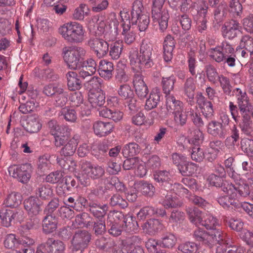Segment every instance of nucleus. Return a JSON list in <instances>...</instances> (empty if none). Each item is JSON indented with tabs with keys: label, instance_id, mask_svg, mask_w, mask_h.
Instances as JSON below:
<instances>
[{
	"label": "nucleus",
	"instance_id": "17",
	"mask_svg": "<svg viewBox=\"0 0 253 253\" xmlns=\"http://www.w3.org/2000/svg\"><path fill=\"white\" fill-rule=\"evenodd\" d=\"M96 66V62L91 58L82 62L78 68L79 77L84 79L88 77L91 76L95 73Z\"/></svg>",
	"mask_w": 253,
	"mask_h": 253
},
{
	"label": "nucleus",
	"instance_id": "15",
	"mask_svg": "<svg viewBox=\"0 0 253 253\" xmlns=\"http://www.w3.org/2000/svg\"><path fill=\"white\" fill-rule=\"evenodd\" d=\"M154 179L162 190L167 192L171 189L172 181L171 175L169 171L163 170H158L153 174Z\"/></svg>",
	"mask_w": 253,
	"mask_h": 253
},
{
	"label": "nucleus",
	"instance_id": "56",
	"mask_svg": "<svg viewBox=\"0 0 253 253\" xmlns=\"http://www.w3.org/2000/svg\"><path fill=\"white\" fill-rule=\"evenodd\" d=\"M102 83L103 80L100 78L93 77L84 83V86L89 91H92L93 89L101 88Z\"/></svg>",
	"mask_w": 253,
	"mask_h": 253
},
{
	"label": "nucleus",
	"instance_id": "31",
	"mask_svg": "<svg viewBox=\"0 0 253 253\" xmlns=\"http://www.w3.org/2000/svg\"><path fill=\"white\" fill-rule=\"evenodd\" d=\"M225 236L224 233L219 229L213 230L209 234V248H212L214 246H222L223 239Z\"/></svg>",
	"mask_w": 253,
	"mask_h": 253
},
{
	"label": "nucleus",
	"instance_id": "37",
	"mask_svg": "<svg viewBox=\"0 0 253 253\" xmlns=\"http://www.w3.org/2000/svg\"><path fill=\"white\" fill-rule=\"evenodd\" d=\"M109 55L112 59L117 60L120 57L124 47L123 41L118 40L109 44Z\"/></svg>",
	"mask_w": 253,
	"mask_h": 253
},
{
	"label": "nucleus",
	"instance_id": "44",
	"mask_svg": "<svg viewBox=\"0 0 253 253\" xmlns=\"http://www.w3.org/2000/svg\"><path fill=\"white\" fill-rule=\"evenodd\" d=\"M209 234L203 229L198 228L194 231L193 236L196 241L209 247Z\"/></svg>",
	"mask_w": 253,
	"mask_h": 253
},
{
	"label": "nucleus",
	"instance_id": "9",
	"mask_svg": "<svg viewBox=\"0 0 253 253\" xmlns=\"http://www.w3.org/2000/svg\"><path fill=\"white\" fill-rule=\"evenodd\" d=\"M8 170L10 176L16 178L19 182L25 184L28 182L31 177L32 168L31 164L26 163L10 166Z\"/></svg>",
	"mask_w": 253,
	"mask_h": 253
},
{
	"label": "nucleus",
	"instance_id": "32",
	"mask_svg": "<svg viewBox=\"0 0 253 253\" xmlns=\"http://www.w3.org/2000/svg\"><path fill=\"white\" fill-rule=\"evenodd\" d=\"M57 220L55 216L46 215L42 220L43 232L46 234L51 233L57 228Z\"/></svg>",
	"mask_w": 253,
	"mask_h": 253
},
{
	"label": "nucleus",
	"instance_id": "28",
	"mask_svg": "<svg viewBox=\"0 0 253 253\" xmlns=\"http://www.w3.org/2000/svg\"><path fill=\"white\" fill-rule=\"evenodd\" d=\"M175 46V41L170 35L166 37L164 44V59L165 61H170L172 57V51Z\"/></svg>",
	"mask_w": 253,
	"mask_h": 253
},
{
	"label": "nucleus",
	"instance_id": "34",
	"mask_svg": "<svg viewBox=\"0 0 253 253\" xmlns=\"http://www.w3.org/2000/svg\"><path fill=\"white\" fill-rule=\"evenodd\" d=\"M42 128V124L39 118L35 116L29 117L24 129L30 133H37Z\"/></svg>",
	"mask_w": 253,
	"mask_h": 253
},
{
	"label": "nucleus",
	"instance_id": "47",
	"mask_svg": "<svg viewBox=\"0 0 253 253\" xmlns=\"http://www.w3.org/2000/svg\"><path fill=\"white\" fill-rule=\"evenodd\" d=\"M91 217L86 212H83L77 214L75 217V222L78 226L88 228L91 224Z\"/></svg>",
	"mask_w": 253,
	"mask_h": 253
},
{
	"label": "nucleus",
	"instance_id": "1",
	"mask_svg": "<svg viewBox=\"0 0 253 253\" xmlns=\"http://www.w3.org/2000/svg\"><path fill=\"white\" fill-rule=\"evenodd\" d=\"M152 50L151 44L143 40L140 45L139 53L134 49L130 51L129 58L130 64L141 71L151 67L154 65L152 58Z\"/></svg>",
	"mask_w": 253,
	"mask_h": 253
},
{
	"label": "nucleus",
	"instance_id": "29",
	"mask_svg": "<svg viewBox=\"0 0 253 253\" xmlns=\"http://www.w3.org/2000/svg\"><path fill=\"white\" fill-rule=\"evenodd\" d=\"M166 106L168 111L170 113L183 111V104L173 94H167L166 95Z\"/></svg>",
	"mask_w": 253,
	"mask_h": 253
},
{
	"label": "nucleus",
	"instance_id": "51",
	"mask_svg": "<svg viewBox=\"0 0 253 253\" xmlns=\"http://www.w3.org/2000/svg\"><path fill=\"white\" fill-rule=\"evenodd\" d=\"M175 82L176 79L173 75L169 77L162 78V84L163 90L166 95L170 94V92L173 89Z\"/></svg>",
	"mask_w": 253,
	"mask_h": 253
},
{
	"label": "nucleus",
	"instance_id": "52",
	"mask_svg": "<svg viewBox=\"0 0 253 253\" xmlns=\"http://www.w3.org/2000/svg\"><path fill=\"white\" fill-rule=\"evenodd\" d=\"M132 248V244L130 239L122 240L117 244L113 250V253H128Z\"/></svg>",
	"mask_w": 253,
	"mask_h": 253
},
{
	"label": "nucleus",
	"instance_id": "63",
	"mask_svg": "<svg viewBox=\"0 0 253 253\" xmlns=\"http://www.w3.org/2000/svg\"><path fill=\"white\" fill-rule=\"evenodd\" d=\"M61 115L64 117L66 121L74 123L77 119L76 112L73 109L68 108H63L61 112Z\"/></svg>",
	"mask_w": 253,
	"mask_h": 253
},
{
	"label": "nucleus",
	"instance_id": "19",
	"mask_svg": "<svg viewBox=\"0 0 253 253\" xmlns=\"http://www.w3.org/2000/svg\"><path fill=\"white\" fill-rule=\"evenodd\" d=\"M240 27V24L238 21L231 19L226 22L222 26V35L224 37L232 39L237 36Z\"/></svg>",
	"mask_w": 253,
	"mask_h": 253
},
{
	"label": "nucleus",
	"instance_id": "33",
	"mask_svg": "<svg viewBox=\"0 0 253 253\" xmlns=\"http://www.w3.org/2000/svg\"><path fill=\"white\" fill-rule=\"evenodd\" d=\"M78 75L73 71H69L66 74L67 85L69 90L75 91L81 88V81L78 78Z\"/></svg>",
	"mask_w": 253,
	"mask_h": 253
},
{
	"label": "nucleus",
	"instance_id": "60",
	"mask_svg": "<svg viewBox=\"0 0 253 253\" xmlns=\"http://www.w3.org/2000/svg\"><path fill=\"white\" fill-rule=\"evenodd\" d=\"M178 250L183 253H196L198 248L197 245L193 242H186L178 246Z\"/></svg>",
	"mask_w": 253,
	"mask_h": 253
},
{
	"label": "nucleus",
	"instance_id": "41",
	"mask_svg": "<svg viewBox=\"0 0 253 253\" xmlns=\"http://www.w3.org/2000/svg\"><path fill=\"white\" fill-rule=\"evenodd\" d=\"M22 196L17 192H12L5 199L3 205L6 207L16 208L21 202Z\"/></svg>",
	"mask_w": 253,
	"mask_h": 253
},
{
	"label": "nucleus",
	"instance_id": "59",
	"mask_svg": "<svg viewBox=\"0 0 253 253\" xmlns=\"http://www.w3.org/2000/svg\"><path fill=\"white\" fill-rule=\"evenodd\" d=\"M206 73L208 81L213 84H215L220 75L218 74L215 67L211 65L206 66Z\"/></svg>",
	"mask_w": 253,
	"mask_h": 253
},
{
	"label": "nucleus",
	"instance_id": "36",
	"mask_svg": "<svg viewBox=\"0 0 253 253\" xmlns=\"http://www.w3.org/2000/svg\"><path fill=\"white\" fill-rule=\"evenodd\" d=\"M186 211L191 222L195 225H201L203 219V215L205 213H202L198 209L195 207H189L186 209Z\"/></svg>",
	"mask_w": 253,
	"mask_h": 253
},
{
	"label": "nucleus",
	"instance_id": "48",
	"mask_svg": "<svg viewBox=\"0 0 253 253\" xmlns=\"http://www.w3.org/2000/svg\"><path fill=\"white\" fill-rule=\"evenodd\" d=\"M240 143L242 151L253 160V139L243 138L241 139Z\"/></svg>",
	"mask_w": 253,
	"mask_h": 253
},
{
	"label": "nucleus",
	"instance_id": "22",
	"mask_svg": "<svg viewBox=\"0 0 253 253\" xmlns=\"http://www.w3.org/2000/svg\"><path fill=\"white\" fill-rule=\"evenodd\" d=\"M40 203L39 200L35 197H31L25 200L24 208L30 216H36L42 211Z\"/></svg>",
	"mask_w": 253,
	"mask_h": 253
},
{
	"label": "nucleus",
	"instance_id": "35",
	"mask_svg": "<svg viewBox=\"0 0 253 253\" xmlns=\"http://www.w3.org/2000/svg\"><path fill=\"white\" fill-rule=\"evenodd\" d=\"M122 228L127 232L135 233L138 230L139 226L134 217L126 215V218L122 224Z\"/></svg>",
	"mask_w": 253,
	"mask_h": 253
},
{
	"label": "nucleus",
	"instance_id": "38",
	"mask_svg": "<svg viewBox=\"0 0 253 253\" xmlns=\"http://www.w3.org/2000/svg\"><path fill=\"white\" fill-rule=\"evenodd\" d=\"M208 9V5L206 1L202 0L193 4V8L192 9V14L197 17H206Z\"/></svg>",
	"mask_w": 253,
	"mask_h": 253
},
{
	"label": "nucleus",
	"instance_id": "53",
	"mask_svg": "<svg viewBox=\"0 0 253 253\" xmlns=\"http://www.w3.org/2000/svg\"><path fill=\"white\" fill-rule=\"evenodd\" d=\"M36 194L42 199H47L52 195V190L48 184L40 185L36 190Z\"/></svg>",
	"mask_w": 253,
	"mask_h": 253
},
{
	"label": "nucleus",
	"instance_id": "30",
	"mask_svg": "<svg viewBox=\"0 0 253 253\" xmlns=\"http://www.w3.org/2000/svg\"><path fill=\"white\" fill-rule=\"evenodd\" d=\"M105 96L102 92L97 91H89L88 100L93 108H97L102 106L105 103Z\"/></svg>",
	"mask_w": 253,
	"mask_h": 253
},
{
	"label": "nucleus",
	"instance_id": "45",
	"mask_svg": "<svg viewBox=\"0 0 253 253\" xmlns=\"http://www.w3.org/2000/svg\"><path fill=\"white\" fill-rule=\"evenodd\" d=\"M196 84L193 78L190 77L187 78L183 85V90L185 95L189 99H193L194 97Z\"/></svg>",
	"mask_w": 253,
	"mask_h": 253
},
{
	"label": "nucleus",
	"instance_id": "3",
	"mask_svg": "<svg viewBox=\"0 0 253 253\" xmlns=\"http://www.w3.org/2000/svg\"><path fill=\"white\" fill-rule=\"evenodd\" d=\"M59 33L62 38L70 43H79L83 41L85 30L81 24L76 22H68L58 29Z\"/></svg>",
	"mask_w": 253,
	"mask_h": 253
},
{
	"label": "nucleus",
	"instance_id": "18",
	"mask_svg": "<svg viewBox=\"0 0 253 253\" xmlns=\"http://www.w3.org/2000/svg\"><path fill=\"white\" fill-rule=\"evenodd\" d=\"M133 85L136 94L141 99L145 98L149 92L148 86L140 73L135 74L133 78Z\"/></svg>",
	"mask_w": 253,
	"mask_h": 253
},
{
	"label": "nucleus",
	"instance_id": "13",
	"mask_svg": "<svg viewBox=\"0 0 253 253\" xmlns=\"http://www.w3.org/2000/svg\"><path fill=\"white\" fill-rule=\"evenodd\" d=\"M87 45L98 58H103L108 53L109 44L102 39L91 38L87 41Z\"/></svg>",
	"mask_w": 253,
	"mask_h": 253
},
{
	"label": "nucleus",
	"instance_id": "42",
	"mask_svg": "<svg viewBox=\"0 0 253 253\" xmlns=\"http://www.w3.org/2000/svg\"><path fill=\"white\" fill-rule=\"evenodd\" d=\"M217 201L223 208L235 210L238 200L227 195L220 196Z\"/></svg>",
	"mask_w": 253,
	"mask_h": 253
},
{
	"label": "nucleus",
	"instance_id": "10",
	"mask_svg": "<svg viewBox=\"0 0 253 253\" xmlns=\"http://www.w3.org/2000/svg\"><path fill=\"white\" fill-rule=\"evenodd\" d=\"M120 15L121 17V27L123 29L122 35L123 36V40L127 44H131L136 40V33L131 29L130 14L128 11L126 10L121 11Z\"/></svg>",
	"mask_w": 253,
	"mask_h": 253
},
{
	"label": "nucleus",
	"instance_id": "4",
	"mask_svg": "<svg viewBox=\"0 0 253 253\" xmlns=\"http://www.w3.org/2000/svg\"><path fill=\"white\" fill-rule=\"evenodd\" d=\"M143 0H135L132 4L130 14V25L137 24L140 32L145 31L150 23L149 16L145 13L143 5Z\"/></svg>",
	"mask_w": 253,
	"mask_h": 253
},
{
	"label": "nucleus",
	"instance_id": "12",
	"mask_svg": "<svg viewBox=\"0 0 253 253\" xmlns=\"http://www.w3.org/2000/svg\"><path fill=\"white\" fill-rule=\"evenodd\" d=\"M65 245L60 240L49 238L38 248L36 253H64Z\"/></svg>",
	"mask_w": 253,
	"mask_h": 253
},
{
	"label": "nucleus",
	"instance_id": "49",
	"mask_svg": "<svg viewBox=\"0 0 253 253\" xmlns=\"http://www.w3.org/2000/svg\"><path fill=\"white\" fill-rule=\"evenodd\" d=\"M176 242V238L174 235L167 233L159 241V246L164 248L170 249L174 246Z\"/></svg>",
	"mask_w": 253,
	"mask_h": 253
},
{
	"label": "nucleus",
	"instance_id": "25",
	"mask_svg": "<svg viewBox=\"0 0 253 253\" xmlns=\"http://www.w3.org/2000/svg\"><path fill=\"white\" fill-rule=\"evenodd\" d=\"M114 128L112 123H105L102 121L95 122L93 126L95 134L99 137L105 136L110 134L113 131Z\"/></svg>",
	"mask_w": 253,
	"mask_h": 253
},
{
	"label": "nucleus",
	"instance_id": "43",
	"mask_svg": "<svg viewBox=\"0 0 253 253\" xmlns=\"http://www.w3.org/2000/svg\"><path fill=\"white\" fill-rule=\"evenodd\" d=\"M140 152L139 146L135 142L129 143L126 144L122 150L123 155L125 157H133L137 155Z\"/></svg>",
	"mask_w": 253,
	"mask_h": 253
},
{
	"label": "nucleus",
	"instance_id": "58",
	"mask_svg": "<svg viewBox=\"0 0 253 253\" xmlns=\"http://www.w3.org/2000/svg\"><path fill=\"white\" fill-rule=\"evenodd\" d=\"M36 219H29L27 220L25 224H22L19 228L20 234L21 236H24L32 239H35L30 234H27V232L32 229L35 225Z\"/></svg>",
	"mask_w": 253,
	"mask_h": 253
},
{
	"label": "nucleus",
	"instance_id": "11",
	"mask_svg": "<svg viewBox=\"0 0 253 253\" xmlns=\"http://www.w3.org/2000/svg\"><path fill=\"white\" fill-rule=\"evenodd\" d=\"M24 218V212L21 210H11L5 207L0 210L1 223L6 227L10 226L15 221L22 222Z\"/></svg>",
	"mask_w": 253,
	"mask_h": 253
},
{
	"label": "nucleus",
	"instance_id": "27",
	"mask_svg": "<svg viewBox=\"0 0 253 253\" xmlns=\"http://www.w3.org/2000/svg\"><path fill=\"white\" fill-rule=\"evenodd\" d=\"M143 230L148 234L154 235L162 230L164 226L161 221L157 219H150L142 225Z\"/></svg>",
	"mask_w": 253,
	"mask_h": 253
},
{
	"label": "nucleus",
	"instance_id": "16",
	"mask_svg": "<svg viewBox=\"0 0 253 253\" xmlns=\"http://www.w3.org/2000/svg\"><path fill=\"white\" fill-rule=\"evenodd\" d=\"M196 99L197 104L206 118H210L214 116V110L211 100H208L201 92L197 93Z\"/></svg>",
	"mask_w": 253,
	"mask_h": 253
},
{
	"label": "nucleus",
	"instance_id": "39",
	"mask_svg": "<svg viewBox=\"0 0 253 253\" xmlns=\"http://www.w3.org/2000/svg\"><path fill=\"white\" fill-rule=\"evenodd\" d=\"M160 100V92L157 89L152 90L149 98L146 100L145 105L146 110H150L157 107Z\"/></svg>",
	"mask_w": 253,
	"mask_h": 253
},
{
	"label": "nucleus",
	"instance_id": "14",
	"mask_svg": "<svg viewBox=\"0 0 253 253\" xmlns=\"http://www.w3.org/2000/svg\"><path fill=\"white\" fill-rule=\"evenodd\" d=\"M152 18L154 23H157L161 32L168 28L169 15L168 10L164 8L152 9Z\"/></svg>",
	"mask_w": 253,
	"mask_h": 253
},
{
	"label": "nucleus",
	"instance_id": "5",
	"mask_svg": "<svg viewBox=\"0 0 253 253\" xmlns=\"http://www.w3.org/2000/svg\"><path fill=\"white\" fill-rule=\"evenodd\" d=\"M86 51L81 46H65L62 49L63 57L71 69H78Z\"/></svg>",
	"mask_w": 253,
	"mask_h": 253
},
{
	"label": "nucleus",
	"instance_id": "50",
	"mask_svg": "<svg viewBox=\"0 0 253 253\" xmlns=\"http://www.w3.org/2000/svg\"><path fill=\"white\" fill-rule=\"evenodd\" d=\"M229 12L234 17H242L243 6L239 0H231L229 3Z\"/></svg>",
	"mask_w": 253,
	"mask_h": 253
},
{
	"label": "nucleus",
	"instance_id": "23",
	"mask_svg": "<svg viewBox=\"0 0 253 253\" xmlns=\"http://www.w3.org/2000/svg\"><path fill=\"white\" fill-rule=\"evenodd\" d=\"M207 132L215 137L224 139L226 135V130L222 125L216 120L210 122L207 126Z\"/></svg>",
	"mask_w": 253,
	"mask_h": 253
},
{
	"label": "nucleus",
	"instance_id": "64",
	"mask_svg": "<svg viewBox=\"0 0 253 253\" xmlns=\"http://www.w3.org/2000/svg\"><path fill=\"white\" fill-rule=\"evenodd\" d=\"M240 46L252 53L253 51V38L248 35L243 36L241 40Z\"/></svg>",
	"mask_w": 253,
	"mask_h": 253
},
{
	"label": "nucleus",
	"instance_id": "20",
	"mask_svg": "<svg viewBox=\"0 0 253 253\" xmlns=\"http://www.w3.org/2000/svg\"><path fill=\"white\" fill-rule=\"evenodd\" d=\"M238 118L241 117L239 126L241 131L247 135H251L253 132V121L249 110L239 112Z\"/></svg>",
	"mask_w": 253,
	"mask_h": 253
},
{
	"label": "nucleus",
	"instance_id": "61",
	"mask_svg": "<svg viewBox=\"0 0 253 253\" xmlns=\"http://www.w3.org/2000/svg\"><path fill=\"white\" fill-rule=\"evenodd\" d=\"M110 204L112 206H116L124 209L127 207L126 201L119 194L113 195L110 199Z\"/></svg>",
	"mask_w": 253,
	"mask_h": 253
},
{
	"label": "nucleus",
	"instance_id": "2",
	"mask_svg": "<svg viewBox=\"0 0 253 253\" xmlns=\"http://www.w3.org/2000/svg\"><path fill=\"white\" fill-rule=\"evenodd\" d=\"M35 244V239L21 235L17 238L14 234L6 235L3 242L4 246L7 249H18L17 253H35L33 248Z\"/></svg>",
	"mask_w": 253,
	"mask_h": 253
},
{
	"label": "nucleus",
	"instance_id": "40",
	"mask_svg": "<svg viewBox=\"0 0 253 253\" xmlns=\"http://www.w3.org/2000/svg\"><path fill=\"white\" fill-rule=\"evenodd\" d=\"M201 225L205 227L208 230H215L217 226H219V221L212 215L210 213H205L203 215V219Z\"/></svg>",
	"mask_w": 253,
	"mask_h": 253
},
{
	"label": "nucleus",
	"instance_id": "24",
	"mask_svg": "<svg viewBox=\"0 0 253 253\" xmlns=\"http://www.w3.org/2000/svg\"><path fill=\"white\" fill-rule=\"evenodd\" d=\"M89 211L97 219H105L108 211L107 204H100L97 202L92 201L88 204Z\"/></svg>",
	"mask_w": 253,
	"mask_h": 253
},
{
	"label": "nucleus",
	"instance_id": "54",
	"mask_svg": "<svg viewBox=\"0 0 253 253\" xmlns=\"http://www.w3.org/2000/svg\"><path fill=\"white\" fill-rule=\"evenodd\" d=\"M196 165L193 163L187 162L182 164L178 167V169L183 176H190L194 173Z\"/></svg>",
	"mask_w": 253,
	"mask_h": 253
},
{
	"label": "nucleus",
	"instance_id": "62",
	"mask_svg": "<svg viewBox=\"0 0 253 253\" xmlns=\"http://www.w3.org/2000/svg\"><path fill=\"white\" fill-rule=\"evenodd\" d=\"M54 96L55 104L57 106L62 107L67 101V93L62 87L58 90Z\"/></svg>",
	"mask_w": 253,
	"mask_h": 253
},
{
	"label": "nucleus",
	"instance_id": "6",
	"mask_svg": "<svg viewBox=\"0 0 253 253\" xmlns=\"http://www.w3.org/2000/svg\"><path fill=\"white\" fill-rule=\"evenodd\" d=\"M233 92L235 93L238 105H235L233 102H230L229 109L232 118L235 122H237L239 112L249 110L251 103L245 91L239 88H236Z\"/></svg>",
	"mask_w": 253,
	"mask_h": 253
},
{
	"label": "nucleus",
	"instance_id": "7",
	"mask_svg": "<svg viewBox=\"0 0 253 253\" xmlns=\"http://www.w3.org/2000/svg\"><path fill=\"white\" fill-rule=\"evenodd\" d=\"M82 174L78 176L81 184L87 186L90 184L89 178L95 180L100 178L105 174L103 168L99 166H93L90 163H85L82 165Z\"/></svg>",
	"mask_w": 253,
	"mask_h": 253
},
{
	"label": "nucleus",
	"instance_id": "26",
	"mask_svg": "<svg viewBox=\"0 0 253 253\" xmlns=\"http://www.w3.org/2000/svg\"><path fill=\"white\" fill-rule=\"evenodd\" d=\"M113 71L114 66L111 62L105 60L100 61L98 72L101 77L107 81L110 80L112 78Z\"/></svg>",
	"mask_w": 253,
	"mask_h": 253
},
{
	"label": "nucleus",
	"instance_id": "8",
	"mask_svg": "<svg viewBox=\"0 0 253 253\" xmlns=\"http://www.w3.org/2000/svg\"><path fill=\"white\" fill-rule=\"evenodd\" d=\"M91 238V234L86 230H79L74 234L71 241L70 249L73 253L80 251L83 253L86 249Z\"/></svg>",
	"mask_w": 253,
	"mask_h": 253
},
{
	"label": "nucleus",
	"instance_id": "46",
	"mask_svg": "<svg viewBox=\"0 0 253 253\" xmlns=\"http://www.w3.org/2000/svg\"><path fill=\"white\" fill-rule=\"evenodd\" d=\"M136 188L138 192L149 197L153 196L155 191V188L152 184L142 181L136 184Z\"/></svg>",
	"mask_w": 253,
	"mask_h": 253
},
{
	"label": "nucleus",
	"instance_id": "57",
	"mask_svg": "<svg viewBox=\"0 0 253 253\" xmlns=\"http://www.w3.org/2000/svg\"><path fill=\"white\" fill-rule=\"evenodd\" d=\"M119 95L124 99H127L132 98L134 93L130 86L128 84H123L120 86L118 90Z\"/></svg>",
	"mask_w": 253,
	"mask_h": 253
},
{
	"label": "nucleus",
	"instance_id": "55",
	"mask_svg": "<svg viewBox=\"0 0 253 253\" xmlns=\"http://www.w3.org/2000/svg\"><path fill=\"white\" fill-rule=\"evenodd\" d=\"M217 81L219 83L223 92L226 95H230L232 91V85L228 78L220 75L218 78Z\"/></svg>",
	"mask_w": 253,
	"mask_h": 253
},
{
	"label": "nucleus",
	"instance_id": "21",
	"mask_svg": "<svg viewBox=\"0 0 253 253\" xmlns=\"http://www.w3.org/2000/svg\"><path fill=\"white\" fill-rule=\"evenodd\" d=\"M47 126L50 133L53 136L65 135L70 136L71 129L68 126L62 125L60 126L58 122L54 120H51L48 122Z\"/></svg>",
	"mask_w": 253,
	"mask_h": 253
}]
</instances>
